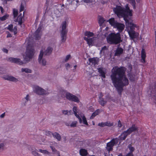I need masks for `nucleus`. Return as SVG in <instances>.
Instances as JSON below:
<instances>
[{
  "mask_svg": "<svg viewBox=\"0 0 156 156\" xmlns=\"http://www.w3.org/2000/svg\"><path fill=\"white\" fill-rule=\"evenodd\" d=\"M126 69L123 67L115 66L111 70L110 77L114 87L120 95L123 90V87L128 85L129 81L125 75Z\"/></svg>",
  "mask_w": 156,
  "mask_h": 156,
  "instance_id": "f257e3e1",
  "label": "nucleus"
},
{
  "mask_svg": "<svg viewBox=\"0 0 156 156\" xmlns=\"http://www.w3.org/2000/svg\"><path fill=\"white\" fill-rule=\"evenodd\" d=\"M113 11L119 17H123L126 24L128 23V25H132L130 29H132V27H134V24L129 23L127 19L129 16H131L132 15V11L130 9L128 4L126 5L125 8L120 6H116L115 8L113 9Z\"/></svg>",
  "mask_w": 156,
  "mask_h": 156,
  "instance_id": "f03ea898",
  "label": "nucleus"
},
{
  "mask_svg": "<svg viewBox=\"0 0 156 156\" xmlns=\"http://www.w3.org/2000/svg\"><path fill=\"white\" fill-rule=\"evenodd\" d=\"M107 42L109 44H117L121 41L120 34L119 33L116 34L111 33L106 37Z\"/></svg>",
  "mask_w": 156,
  "mask_h": 156,
  "instance_id": "7ed1b4c3",
  "label": "nucleus"
},
{
  "mask_svg": "<svg viewBox=\"0 0 156 156\" xmlns=\"http://www.w3.org/2000/svg\"><path fill=\"white\" fill-rule=\"evenodd\" d=\"M108 21H109V23L114 27L117 28L119 32H122L125 28L124 24L117 22L114 18L110 19Z\"/></svg>",
  "mask_w": 156,
  "mask_h": 156,
  "instance_id": "20e7f679",
  "label": "nucleus"
},
{
  "mask_svg": "<svg viewBox=\"0 0 156 156\" xmlns=\"http://www.w3.org/2000/svg\"><path fill=\"white\" fill-rule=\"evenodd\" d=\"M34 54V49L29 47H27L25 55L24 56V59L26 61H29L32 58Z\"/></svg>",
  "mask_w": 156,
  "mask_h": 156,
  "instance_id": "39448f33",
  "label": "nucleus"
},
{
  "mask_svg": "<svg viewBox=\"0 0 156 156\" xmlns=\"http://www.w3.org/2000/svg\"><path fill=\"white\" fill-rule=\"evenodd\" d=\"M34 92L39 95H44L47 94L46 90L40 87L35 85L33 87Z\"/></svg>",
  "mask_w": 156,
  "mask_h": 156,
  "instance_id": "423d86ee",
  "label": "nucleus"
},
{
  "mask_svg": "<svg viewBox=\"0 0 156 156\" xmlns=\"http://www.w3.org/2000/svg\"><path fill=\"white\" fill-rule=\"evenodd\" d=\"M66 8L67 9H70L72 5L74 8L77 6V4L78 2V0H67Z\"/></svg>",
  "mask_w": 156,
  "mask_h": 156,
  "instance_id": "0eeeda50",
  "label": "nucleus"
},
{
  "mask_svg": "<svg viewBox=\"0 0 156 156\" xmlns=\"http://www.w3.org/2000/svg\"><path fill=\"white\" fill-rule=\"evenodd\" d=\"M66 97L67 99L70 101L76 102H79V100L78 97L68 92L67 93Z\"/></svg>",
  "mask_w": 156,
  "mask_h": 156,
  "instance_id": "6e6552de",
  "label": "nucleus"
},
{
  "mask_svg": "<svg viewBox=\"0 0 156 156\" xmlns=\"http://www.w3.org/2000/svg\"><path fill=\"white\" fill-rule=\"evenodd\" d=\"M43 51L41 50L39 56L38 61L40 64L43 66H45L46 64V61L43 58Z\"/></svg>",
  "mask_w": 156,
  "mask_h": 156,
  "instance_id": "1a4fd4ad",
  "label": "nucleus"
},
{
  "mask_svg": "<svg viewBox=\"0 0 156 156\" xmlns=\"http://www.w3.org/2000/svg\"><path fill=\"white\" fill-rule=\"evenodd\" d=\"M116 139H112L110 142L107 144L106 149L108 151H112L113 149V147L115 144Z\"/></svg>",
  "mask_w": 156,
  "mask_h": 156,
  "instance_id": "9d476101",
  "label": "nucleus"
},
{
  "mask_svg": "<svg viewBox=\"0 0 156 156\" xmlns=\"http://www.w3.org/2000/svg\"><path fill=\"white\" fill-rule=\"evenodd\" d=\"M3 78L5 80L11 81L13 82H16L18 81V80L13 76L5 75L3 76Z\"/></svg>",
  "mask_w": 156,
  "mask_h": 156,
  "instance_id": "9b49d317",
  "label": "nucleus"
},
{
  "mask_svg": "<svg viewBox=\"0 0 156 156\" xmlns=\"http://www.w3.org/2000/svg\"><path fill=\"white\" fill-rule=\"evenodd\" d=\"M42 29L41 27H39L37 29L36 31L34 33V37L36 39L39 40L40 39V37L41 35V30Z\"/></svg>",
  "mask_w": 156,
  "mask_h": 156,
  "instance_id": "f8f14e48",
  "label": "nucleus"
},
{
  "mask_svg": "<svg viewBox=\"0 0 156 156\" xmlns=\"http://www.w3.org/2000/svg\"><path fill=\"white\" fill-rule=\"evenodd\" d=\"M127 130L129 133L130 134L133 132H138V128L135 125L133 124Z\"/></svg>",
  "mask_w": 156,
  "mask_h": 156,
  "instance_id": "ddd939ff",
  "label": "nucleus"
},
{
  "mask_svg": "<svg viewBox=\"0 0 156 156\" xmlns=\"http://www.w3.org/2000/svg\"><path fill=\"white\" fill-rule=\"evenodd\" d=\"M9 59L11 62L16 63L20 65H22L23 64L22 61L19 58L11 57L9 58Z\"/></svg>",
  "mask_w": 156,
  "mask_h": 156,
  "instance_id": "4468645a",
  "label": "nucleus"
},
{
  "mask_svg": "<svg viewBox=\"0 0 156 156\" xmlns=\"http://www.w3.org/2000/svg\"><path fill=\"white\" fill-rule=\"evenodd\" d=\"M89 65L95 66L98 64V59L97 58H93L89 59Z\"/></svg>",
  "mask_w": 156,
  "mask_h": 156,
  "instance_id": "2eb2a0df",
  "label": "nucleus"
},
{
  "mask_svg": "<svg viewBox=\"0 0 156 156\" xmlns=\"http://www.w3.org/2000/svg\"><path fill=\"white\" fill-rule=\"evenodd\" d=\"M102 95L101 94L100 95L99 99L98 100V102L102 106H104L106 104L107 101L106 100H105L104 98H102Z\"/></svg>",
  "mask_w": 156,
  "mask_h": 156,
  "instance_id": "dca6fc26",
  "label": "nucleus"
},
{
  "mask_svg": "<svg viewBox=\"0 0 156 156\" xmlns=\"http://www.w3.org/2000/svg\"><path fill=\"white\" fill-rule=\"evenodd\" d=\"M115 51V55L119 56L123 54V50L122 48L118 47Z\"/></svg>",
  "mask_w": 156,
  "mask_h": 156,
  "instance_id": "f3484780",
  "label": "nucleus"
},
{
  "mask_svg": "<svg viewBox=\"0 0 156 156\" xmlns=\"http://www.w3.org/2000/svg\"><path fill=\"white\" fill-rule=\"evenodd\" d=\"M67 26L66 22V21H63L62 22L61 26V27L62 28L61 33H67V31L66 30Z\"/></svg>",
  "mask_w": 156,
  "mask_h": 156,
  "instance_id": "a211bd4d",
  "label": "nucleus"
},
{
  "mask_svg": "<svg viewBox=\"0 0 156 156\" xmlns=\"http://www.w3.org/2000/svg\"><path fill=\"white\" fill-rule=\"evenodd\" d=\"M13 28V25L12 24H10L9 25L7 28L10 31L13 32L14 34L15 35L17 33V27L16 26H15Z\"/></svg>",
  "mask_w": 156,
  "mask_h": 156,
  "instance_id": "6ab92c4d",
  "label": "nucleus"
},
{
  "mask_svg": "<svg viewBox=\"0 0 156 156\" xmlns=\"http://www.w3.org/2000/svg\"><path fill=\"white\" fill-rule=\"evenodd\" d=\"M98 71L100 74V76L104 78L105 77L106 73V69L103 68H99L98 69Z\"/></svg>",
  "mask_w": 156,
  "mask_h": 156,
  "instance_id": "aec40b11",
  "label": "nucleus"
},
{
  "mask_svg": "<svg viewBox=\"0 0 156 156\" xmlns=\"http://www.w3.org/2000/svg\"><path fill=\"white\" fill-rule=\"evenodd\" d=\"M129 134V133L127 130L125 131L122 133L119 136V139L121 140H124L126 139L127 136Z\"/></svg>",
  "mask_w": 156,
  "mask_h": 156,
  "instance_id": "412c9836",
  "label": "nucleus"
},
{
  "mask_svg": "<svg viewBox=\"0 0 156 156\" xmlns=\"http://www.w3.org/2000/svg\"><path fill=\"white\" fill-rule=\"evenodd\" d=\"M43 51V55L44 54L45 55H49L51 53L53 48L51 47H48L45 50H42Z\"/></svg>",
  "mask_w": 156,
  "mask_h": 156,
  "instance_id": "4be33fe9",
  "label": "nucleus"
},
{
  "mask_svg": "<svg viewBox=\"0 0 156 156\" xmlns=\"http://www.w3.org/2000/svg\"><path fill=\"white\" fill-rule=\"evenodd\" d=\"M84 39L87 41V43L89 45H91L94 41L95 38L93 37L92 38H88V37H84Z\"/></svg>",
  "mask_w": 156,
  "mask_h": 156,
  "instance_id": "5701e85b",
  "label": "nucleus"
},
{
  "mask_svg": "<svg viewBox=\"0 0 156 156\" xmlns=\"http://www.w3.org/2000/svg\"><path fill=\"white\" fill-rule=\"evenodd\" d=\"M146 57V53L145 51H144V49H142L141 51V61L142 62L144 63L145 62Z\"/></svg>",
  "mask_w": 156,
  "mask_h": 156,
  "instance_id": "b1692460",
  "label": "nucleus"
},
{
  "mask_svg": "<svg viewBox=\"0 0 156 156\" xmlns=\"http://www.w3.org/2000/svg\"><path fill=\"white\" fill-rule=\"evenodd\" d=\"M67 93L64 90H61L58 93V96L59 97H61L63 98H65L66 97Z\"/></svg>",
  "mask_w": 156,
  "mask_h": 156,
  "instance_id": "393cba45",
  "label": "nucleus"
},
{
  "mask_svg": "<svg viewBox=\"0 0 156 156\" xmlns=\"http://www.w3.org/2000/svg\"><path fill=\"white\" fill-rule=\"evenodd\" d=\"M80 154L82 156L87 155L88 153L87 150L84 149H81L80 150Z\"/></svg>",
  "mask_w": 156,
  "mask_h": 156,
  "instance_id": "a878e982",
  "label": "nucleus"
},
{
  "mask_svg": "<svg viewBox=\"0 0 156 156\" xmlns=\"http://www.w3.org/2000/svg\"><path fill=\"white\" fill-rule=\"evenodd\" d=\"M53 136L58 141H60L61 140V137L60 135L57 132H55L52 134Z\"/></svg>",
  "mask_w": 156,
  "mask_h": 156,
  "instance_id": "bb28decb",
  "label": "nucleus"
},
{
  "mask_svg": "<svg viewBox=\"0 0 156 156\" xmlns=\"http://www.w3.org/2000/svg\"><path fill=\"white\" fill-rule=\"evenodd\" d=\"M22 17L23 16H19L17 19L14 20V21L15 22H18L19 24L20 25H21L22 23Z\"/></svg>",
  "mask_w": 156,
  "mask_h": 156,
  "instance_id": "cd10ccee",
  "label": "nucleus"
},
{
  "mask_svg": "<svg viewBox=\"0 0 156 156\" xmlns=\"http://www.w3.org/2000/svg\"><path fill=\"white\" fill-rule=\"evenodd\" d=\"M66 33H61V41L62 42H64L66 41Z\"/></svg>",
  "mask_w": 156,
  "mask_h": 156,
  "instance_id": "c85d7f7f",
  "label": "nucleus"
},
{
  "mask_svg": "<svg viewBox=\"0 0 156 156\" xmlns=\"http://www.w3.org/2000/svg\"><path fill=\"white\" fill-rule=\"evenodd\" d=\"M130 37L132 39L136 38L135 32L134 31H129L128 32Z\"/></svg>",
  "mask_w": 156,
  "mask_h": 156,
  "instance_id": "c756f323",
  "label": "nucleus"
},
{
  "mask_svg": "<svg viewBox=\"0 0 156 156\" xmlns=\"http://www.w3.org/2000/svg\"><path fill=\"white\" fill-rule=\"evenodd\" d=\"M85 36H87L88 37H89L93 36L94 34L92 32L87 31L85 33Z\"/></svg>",
  "mask_w": 156,
  "mask_h": 156,
  "instance_id": "7c9ffc66",
  "label": "nucleus"
},
{
  "mask_svg": "<svg viewBox=\"0 0 156 156\" xmlns=\"http://www.w3.org/2000/svg\"><path fill=\"white\" fill-rule=\"evenodd\" d=\"M21 71L22 72H25L27 73H31V70L28 68H22Z\"/></svg>",
  "mask_w": 156,
  "mask_h": 156,
  "instance_id": "2f4dec72",
  "label": "nucleus"
},
{
  "mask_svg": "<svg viewBox=\"0 0 156 156\" xmlns=\"http://www.w3.org/2000/svg\"><path fill=\"white\" fill-rule=\"evenodd\" d=\"M9 17V15L6 14L2 17H0V20L2 21H3L7 19Z\"/></svg>",
  "mask_w": 156,
  "mask_h": 156,
  "instance_id": "473e14b6",
  "label": "nucleus"
},
{
  "mask_svg": "<svg viewBox=\"0 0 156 156\" xmlns=\"http://www.w3.org/2000/svg\"><path fill=\"white\" fill-rule=\"evenodd\" d=\"M39 151L44 154H49V152L46 150H43L41 149H40L39 150Z\"/></svg>",
  "mask_w": 156,
  "mask_h": 156,
  "instance_id": "72a5a7b5",
  "label": "nucleus"
},
{
  "mask_svg": "<svg viewBox=\"0 0 156 156\" xmlns=\"http://www.w3.org/2000/svg\"><path fill=\"white\" fill-rule=\"evenodd\" d=\"M77 123V122L75 121L73 122L72 123L70 124V126L71 127H75L76 126Z\"/></svg>",
  "mask_w": 156,
  "mask_h": 156,
  "instance_id": "f704fd0d",
  "label": "nucleus"
},
{
  "mask_svg": "<svg viewBox=\"0 0 156 156\" xmlns=\"http://www.w3.org/2000/svg\"><path fill=\"white\" fill-rule=\"evenodd\" d=\"M13 14L14 16V18H15L18 15V12L17 10L15 9H13Z\"/></svg>",
  "mask_w": 156,
  "mask_h": 156,
  "instance_id": "c9c22d12",
  "label": "nucleus"
},
{
  "mask_svg": "<svg viewBox=\"0 0 156 156\" xmlns=\"http://www.w3.org/2000/svg\"><path fill=\"white\" fill-rule=\"evenodd\" d=\"M99 23L101 24L103 23H104L105 20H104V18L101 16H99L98 17Z\"/></svg>",
  "mask_w": 156,
  "mask_h": 156,
  "instance_id": "e433bc0d",
  "label": "nucleus"
},
{
  "mask_svg": "<svg viewBox=\"0 0 156 156\" xmlns=\"http://www.w3.org/2000/svg\"><path fill=\"white\" fill-rule=\"evenodd\" d=\"M82 119L83 123L87 125H88V124L87 121L86 119L85 116H83V117L82 118Z\"/></svg>",
  "mask_w": 156,
  "mask_h": 156,
  "instance_id": "4c0bfd02",
  "label": "nucleus"
},
{
  "mask_svg": "<svg viewBox=\"0 0 156 156\" xmlns=\"http://www.w3.org/2000/svg\"><path fill=\"white\" fill-rule=\"evenodd\" d=\"M54 0H46V3L48 5H52L53 3Z\"/></svg>",
  "mask_w": 156,
  "mask_h": 156,
  "instance_id": "58836bf2",
  "label": "nucleus"
},
{
  "mask_svg": "<svg viewBox=\"0 0 156 156\" xmlns=\"http://www.w3.org/2000/svg\"><path fill=\"white\" fill-rule=\"evenodd\" d=\"M128 148L129 150H130V151L129 152H131L133 153V152L134 151L135 149L134 148L131 146L130 145H129L128 146Z\"/></svg>",
  "mask_w": 156,
  "mask_h": 156,
  "instance_id": "ea45409f",
  "label": "nucleus"
},
{
  "mask_svg": "<svg viewBox=\"0 0 156 156\" xmlns=\"http://www.w3.org/2000/svg\"><path fill=\"white\" fill-rule=\"evenodd\" d=\"M54 7L50 9L48 11V12L49 13H51V14H53L55 13V11L54 10L55 9Z\"/></svg>",
  "mask_w": 156,
  "mask_h": 156,
  "instance_id": "a19ab883",
  "label": "nucleus"
},
{
  "mask_svg": "<svg viewBox=\"0 0 156 156\" xmlns=\"http://www.w3.org/2000/svg\"><path fill=\"white\" fill-rule=\"evenodd\" d=\"M98 125L101 127H104L105 126H107V125L106 123L103 122L99 123L98 124Z\"/></svg>",
  "mask_w": 156,
  "mask_h": 156,
  "instance_id": "79ce46f5",
  "label": "nucleus"
},
{
  "mask_svg": "<svg viewBox=\"0 0 156 156\" xmlns=\"http://www.w3.org/2000/svg\"><path fill=\"white\" fill-rule=\"evenodd\" d=\"M24 9V5H22V3L20 6V12L23 11Z\"/></svg>",
  "mask_w": 156,
  "mask_h": 156,
  "instance_id": "37998d69",
  "label": "nucleus"
},
{
  "mask_svg": "<svg viewBox=\"0 0 156 156\" xmlns=\"http://www.w3.org/2000/svg\"><path fill=\"white\" fill-rule=\"evenodd\" d=\"M71 55H67L66 57V58L65 60V62H66L69 59Z\"/></svg>",
  "mask_w": 156,
  "mask_h": 156,
  "instance_id": "c03bdc74",
  "label": "nucleus"
},
{
  "mask_svg": "<svg viewBox=\"0 0 156 156\" xmlns=\"http://www.w3.org/2000/svg\"><path fill=\"white\" fill-rule=\"evenodd\" d=\"M32 154L34 156H36V155L38 154V153L36 151H32L31 152Z\"/></svg>",
  "mask_w": 156,
  "mask_h": 156,
  "instance_id": "a18cd8bd",
  "label": "nucleus"
},
{
  "mask_svg": "<svg viewBox=\"0 0 156 156\" xmlns=\"http://www.w3.org/2000/svg\"><path fill=\"white\" fill-rule=\"evenodd\" d=\"M52 133L51 132L49 131H46V135L47 136H51V135H52Z\"/></svg>",
  "mask_w": 156,
  "mask_h": 156,
  "instance_id": "49530a36",
  "label": "nucleus"
},
{
  "mask_svg": "<svg viewBox=\"0 0 156 156\" xmlns=\"http://www.w3.org/2000/svg\"><path fill=\"white\" fill-rule=\"evenodd\" d=\"M124 156H134V155L133 153H132L131 152H129L126 155H124Z\"/></svg>",
  "mask_w": 156,
  "mask_h": 156,
  "instance_id": "de8ad7c7",
  "label": "nucleus"
},
{
  "mask_svg": "<svg viewBox=\"0 0 156 156\" xmlns=\"http://www.w3.org/2000/svg\"><path fill=\"white\" fill-rule=\"evenodd\" d=\"M73 111L74 112V114H75V113H77V107H76L74 106L73 107Z\"/></svg>",
  "mask_w": 156,
  "mask_h": 156,
  "instance_id": "09e8293b",
  "label": "nucleus"
},
{
  "mask_svg": "<svg viewBox=\"0 0 156 156\" xmlns=\"http://www.w3.org/2000/svg\"><path fill=\"white\" fill-rule=\"evenodd\" d=\"M106 46H104L101 48V49L100 51V53L102 52V51H104L105 50H106Z\"/></svg>",
  "mask_w": 156,
  "mask_h": 156,
  "instance_id": "8fccbe9b",
  "label": "nucleus"
},
{
  "mask_svg": "<svg viewBox=\"0 0 156 156\" xmlns=\"http://www.w3.org/2000/svg\"><path fill=\"white\" fill-rule=\"evenodd\" d=\"M50 148L51 149L53 152L54 153H55L56 151L57 150L55 149V148L52 146H50Z\"/></svg>",
  "mask_w": 156,
  "mask_h": 156,
  "instance_id": "3c124183",
  "label": "nucleus"
},
{
  "mask_svg": "<svg viewBox=\"0 0 156 156\" xmlns=\"http://www.w3.org/2000/svg\"><path fill=\"white\" fill-rule=\"evenodd\" d=\"M62 113L63 114L66 115H68V110H63L62 111Z\"/></svg>",
  "mask_w": 156,
  "mask_h": 156,
  "instance_id": "603ef678",
  "label": "nucleus"
},
{
  "mask_svg": "<svg viewBox=\"0 0 156 156\" xmlns=\"http://www.w3.org/2000/svg\"><path fill=\"white\" fill-rule=\"evenodd\" d=\"M132 69V66L131 65H129V66H128V70L130 72Z\"/></svg>",
  "mask_w": 156,
  "mask_h": 156,
  "instance_id": "864d4df0",
  "label": "nucleus"
},
{
  "mask_svg": "<svg viewBox=\"0 0 156 156\" xmlns=\"http://www.w3.org/2000/svg\"><path fill=\"white\" fill-rule=\"evenodd\" d=\"M65 66L67 69L71 67V66L68 63H67L65 65Z\"/></svg>",
  "mask_w": 156,
  "mask_h": 156,
  "instance_id": "5fc2aeb1",
  "label": "nucleus"
},
{
  "mask_svg": "<svg viewBox=\"0 0 156 156\" xmlns=\"http://www.w3.org/2000/svg\"><path fill=\"white\" fill-rule=\"evenodd\" d=\"M99 113H100V111L99 109L97 110L96 111H95L94 112V114H95L96 115H98L99 114Z\"/></svg>",
  "mask_w": 156,
  "mask_h": 156,
  "instance_id": "6e6d98bb",
  "label": "nucleus"
},
{
  "mask_svg": "<svg viewBox=\"0 0 156 156\" xmlns=\"http://www.w3.org/2000/svg\"><path fill=\"white\" fill-rule=\"evenodd\" d=\"M122 124H121V122L119 120L118 122V126L120 128L122 126Z\"/></svg>",
  "mask_w": 156,
  "mask_h": 156,
  "instance_id": "4d7b16f0",
  "label": "nucleus"
},
{
  "mask_svg": "<svg viewBox=\"0 0 156 156\" xmlns=\"http://www.w3.org/2000/svg\"><path fill=\"white\" fill-rule=\"evenodd\" d=\"M24 99H26L27 101H28L29 100V95L28 94H27L25 98L23 99V100H24Z\"/></svg>",
  "mask_w": 156,
  "mask_h": 156,
  "instance_id": "13d9d810",
  "label": "nucleus"
},
{
  "mask_svg": "<svg viewBox=\"0 0 156 156\" xmlns=\"http://www.w3.org/2000/svg\"><path fill=\"white\" fill-rule=\"evenodd\" d=\"M96 115L95 114H94V112L92 114L91 116H90V119H93L94 117Z\"/></svg>",
  "mask_w": 156,
  "mask_h": 156,
  "instance_id": "bf43d9fd",
  "label": "nucleus"
},
{
  "mask_svg": "<svg viewBox=\"0 0 156 156\" xmlns=\"http://www.w3.org/2000/svg\"><path fill=\"white\" fill-rule=\"evenodd\" d=\"M2 50L3 52L6 53H7L8 52V50L6 48H3L2 49Z\"/></svg>",
  "mask_w": 156,
  "mask_h": 156,
  "instance_id": "052dcab7",
  "label": "nucleus"
},
{
  "mask_svg": "<svg viewBox=\"0 0 156 156\" xmlns=\"http://www.w3.org/2000/svg\"><path fill=\"white\" fill-rule=\"evenodd\" d=\"M7 37H12V35L9 32H7Z\"/></svg>",
  "mask_w": 156,
  "mask_h": 156,
  "instance_id": "680f3d73",
  "label": "nucleus"
},
{
  "mask_svg": "<svg viewBox=\"0 0 156 156\" xmlns=\"http://www.w3.org/2000/svg\"><path fill=\"white\" fill-rule=\"evenodd\" d=\"M5 115V113L4 112L0 115V117L1 118H3Z\"/></svg>",
  "mask_w": 156,
  "mask_h": 156,
  "instance_id": "e2e57ef3",
  "label": "nucleus"
},
{
  "mask_svg": "<svg viewBox=\"0 0 156 156\" xmlns=\"http://www.w3.org/2000/svg\"><path fill=\"white\" fill-rule=\"evenodd\" d=\"M54 154H57V156H60L59 152L57 151L55 153H54Z\"/></svg>",
  "mask_w": 156,
  "mask_h": 156,
  "instance_id": "0e129e2a",
  "label": "nucleus"
},
{
  "mask_svg": "<svg viewBox=\"0 0 156 156\" xmlns=\"http://www.w3.org/2000/svg\"><path fill=\"white\" fill-rule=\"evenodd\" d=\"M0 9L1 10L2 13H3L4 12V10L3 8L1 6H0Z\"/></svg>",
  "mask_w": 156,
  "mask_h": 156,
  "instance_id": "69168bd1",
  "label": "nucleus"
},
{
  "mask_svg": "<svg viewBox=\"0 0 156 156\" xmlns=\"http://www.w3.org/2000/svg\"><path fill=\"white\" fill-rule=\"evenodd\" d=\"M75 116L78 119H80V116L79 115H78L77 114V113H75V114H74Z\"/></svg>",
  "mask_w": 156,
  "mask_h": 156,
  "instance_id": "338daca9",
  "label": "nucleus"
},
{
  "mask_svg": "<svg viewBox=\"0 0 156 156\" xmlns=\"http://www.w3.org/2000/svg\"><path fill=\"white\" fill-rule=\"evenodd\" d=\"M68 115H71V114L72 113V111L71 110H70V111H68Z\"/></svg>",
  "mask_w": 156,
  "mask_h": 156,
  "instance_id": "774afa93",
  "label": "nucleus"
}]
</instances>
